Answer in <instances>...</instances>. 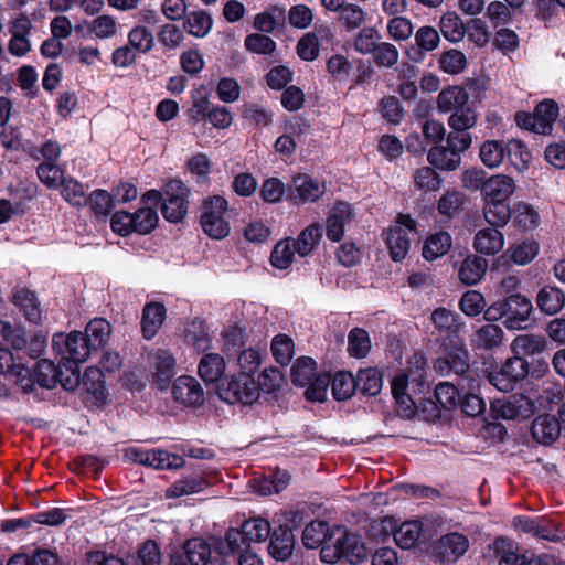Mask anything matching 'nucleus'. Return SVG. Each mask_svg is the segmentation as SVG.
Masks as SVG:
<instances>
[{
    "label": "nucleus",
    "instance_id": "b1692460",
    "mask_svg": "<svg viewBox=\"0 0 565 565\" xmlns=\"http://www.w3.org/2000/svg\"><path fill=\"white\" fill-rule=\"evenodd\" d=\"M166 319V308L160 302L147 303L142 310L141 330L145 339H152Z\"/></svg>",
    "mask_w": 565,
    "mask_h": 565
},
{
    "label": "nucleus",
    "instance_id": "09e8293b",
    "mask_svg": "<svg viewBox=\"0 0 565 565\" xmlns=\"http://www.w3.org/2000/svg\"><path fill=\"white\" fill-rule=\"evenodd\" d=\"M134 215V232L138 234H149L152 232L159 222L157 210L151 206H143L138 209Z\"/></svg>",
    "mask_w": 565,
    "mask_h": 565
},
{
    "label": "nucleus",
    "instance_id": "e433bc0d",
    "mask_svg": "<svg viewBox=\"0 0 565 565\" xmlns=\"http://www.w3.org/2000/svg\"><path fill=\"white\" fill-rule=\"evenodd\" d=\"M413 182L417 190L436 192L441 189L444 179L431 167H422L414 171Z\"/></svg>",
    "mask_w": 565,
    "mask_h": 565
},
{
    "label": "nucleus",
    "instance_id": "473e14b6",
    "mask_svg": "<svg viewBox=\"0 0 565 565\" xmlns=\"http://www.w3.org/2000/svg\"><path fill=\"white\" fill-rule=\"evenodd\" d=\"M110 332V323L106 319L95 318L88 322L84 335L90 349L97 350L108 342Z\"/></svg>",
    "mask_w": 565,
    "mask_h": 565
},
{
    "label": "nucleus",
    "instance_id": "774afa93",
    "mask_svg": "<svg viewBox=\"0 0 565 565\" xmlns=\"http://www.w3.org/2000/svg\"><path fill=\"white\" fill-rule=\"evenodd\" d=\"M36 173L41 182L50 189L60 188V184L64 179L63 170L56 163L52 162L40 163L36 169Z\"/></svg>",
    "mask_w": 565,
    "mask_h": 565
},
{
    "label": "nucleus",
    "instance_id": "6e6552de",
    "mask_svg": "<svg viewBox=\"0 0 565 565\" xmlns=\"http://www.w3.org/2000/svg\"><path fill=\"white\" fill-rule=\"evenodd\" d=\"M164 192L167 198L160 204L163 217L171 223L182 221L188 212V188L179 180H171Z\"/></svg>",
    "mask_w": 565,
    "mask_h": 565
},
{
    "label": "nucleus",
    "instance_id": "f257e3e1",
    "mask_svg": "<svg viewBox=\"0 0 565 565\" xmlns=\"http://www.w3.org/2000/svg\"><path fill=\"white\" fill-rule=\"evenodd\" d=\"M270 534V524L262 518L245 521L242 529H230L224 537L214 539V552L220 555H233L236 552H246L253 544L265 542Z\"/></svg>",
    "mask_w": 565,
    "mask_h": 565
},
{
    "label": "nucleus",
    "instance_id": "5fc2aeb1",
    "mask_svg": "<svg viewBox=\"0 0 565 565\" xmlns=\"http://www.w3.org/2000/svg\"><path fill=\"white\" fill-rule=\"evenodd\" d=\"M271 353L277 363L287 365L295 354V344L290 337L277 334L271 340Z\"/></svg>",
    "mask_w": 565,
    "mask_h": 565
},
{
    "label": "nucleus",
    "instance_id": "37998d69",
    "mask_svg": "<svg viewBox=\"0 0 565 565\" xmlns=\"http://www.w3.org/2000/svg\"><path fill=\"white\" fill-rule=\"evenodd\" d=\"M329 525L323 521H313L306 525L302 532V543L308 548H316L329 541Z\"/></svg>",
    "mask_w": 565,
    "mask_h": 565
},
{
    "label": "nucleus",
    "instance_id": "cd10ccee",
    "mask_svg": "<svg viewBox=\"0 0 565 565\" xmlns=\"http://www.w3.org/2000/svg\"><path fill=\"white\" fill-rule=\"evenodd\" d=\"M534 115L537 121L536 134L550 135L559 115V108L555 100L545 99L535 107Z\"/></svg>",
    "mask_w": 565,
    "mask_h": 565
},
{
    "label": "nucleus",
    "instance_id": "a211bd4d",
    "mask_svg": "<svg viewBox=\"0 0 565 565\" xmlns=\"http://www.w3.org/2000/svg\"><path fill=\"white\" fill-rule=\"evenodd\" d=\"M504 236L495 226L479 230L473 237V248L482 255H495L503 249Z\"/></svg>",
    "mask_w": 565,
    "mask_h": 565
},
{
    "label": "nucleus",
    "instance_id": "aec40b11",
    "mask_svg": "<svg viewBox=\"0 0 565 565\" xmlns=\"http://www.w3.org/2000/svg\"><path fill=\"white\" fill-rule=\"evenodd\" d=\"M294 546L292 531L288 526L280 525L273 532L268 552L276 561L285 562L292 555Z\"/></svg>",
    "mask_w": 565,
    "mask_h": 565
},
{
    "label": "nucleus",
    "instance_id": "4be33fe9",
    "mask_svg": "<svg viewBox=\"0 0 565 565\" xmlns=\"http://www.w3.org/2000/svg\"><path fill=\"white\" fill-rule=\"evenodd\" d=\"M427 160L434 168L443 171H454L461 164V156L446 143L431 147Z\"/></svg>",
    "mask_w": 565,
    "mask_h": 565
},
{
    "label": "nucleus",
    "instance_id": "7ed1b4c3",
    "mask_svg": "<svg viewBox=\"0 0 565 565\" xmlns=\"http://www.w3.org/2000/svg\"><path fill=\"white\" fill-rule=\"evenodd\" d=\"M214 392L227 404L242 403L249 405L259 398V387L255 379L247 374L238 376H221L214 379Z\"/></svg>",
    "mask_w": 565,
    "mask_h": 565
},
{
    "label": "nucleus",
    "instance_id": "052dcab7",
    "mask_svg": "<svg viewBox=\"0 0 565 565\" xmlns=\"http://www.w3.org/2000/svg\"><path fill=\"white\" fill-rule=\"evenodd\" d=\"M86 203L89 204L97 216L108 215L116 204L113 194L110 195L105 190H95L88 199H86Z\"/></svg>",
    "mask_w": 565,
    "mask_h": 565
},
{
    "label": "nucleus",
    "instance_id": "0eeeda50",
    "mask_svg": "<svg viewBox=\"0 0 565 565\" xmlns=\"http://www.w3.org/2000/svg\"><path fill=\"white\" fill-rule=\"evenodd\" d=\"M34 373L36 382L46 388H53L60 383L65 390H73L79 383V375L74 371H67L62 360L58 365L50 360H41L36 363Z\"/></svg>",
    "mask_w": 565,
    "mask_h": 565
},
{
    "label": "nucleus",
    "instance_id": "603ef678",
    "mask_svg": "<svg viewBox=\"0 0 565 565\" xmlns=\"http://www.w3.org/2000/svg\"><path fill=\"white\" fill-rule=\"evenodd\" d=\"M430 320L439 334H449L457 331L459 327V317L444 307L435 309L431 312Z\"/></svg>",
    "mask_w": 565,
    "mask_h": 565
},
{
    "label": "nucleus",
    "instance_id": "5701e85b",
    "mask_svg": "<svg viewBox=\"0 0 565 565\" xmlns=\"http://www.w3.org/2000/svg\"><path fill=\"white\" fill-rule=\"evenodd\" d=\"M469 95L463 87L449 86L437 96V109L441 114L454 113L468 106Z\"/></svg>",
    "mask_w": 565,
    "mask_h": 565
},
{
    "label": "nucleus",
    "instance_id": "bf43d9fd",
    "mask_svg": "<svg viewBox=\"0 0 565 565\" xmlns=\"http://www.w3.org/2000/svg\"><path fill=\"white\" fill-rule=\"evenodd\" d=\"M89 31L98 39H110L117 34L118 23L109 14H100L89 24Z\"/></svg>",
    "mask_w": 565,
    "mask_h": 565
},
{
    "label": "nucleus",
    "instance_id": "680f3d73",
    "mask_svg": "<svg viewBox=\"0 0 565 565\" xmlns=\"http://www.w3.org/2000/svg\"><path fill=\"white\" fill-rule=\"evenodd\" d=\"M29 373V369L15 362L10 350L0 348V374L10 375L19 381L20 377H25Z\"/></svg>",
    "mask_w": 565,
    "mask_h": 565
},
{
    "label": "nucleus",
    "instance_id": "864d4df0",
    "mask_svg": "<svg viewBox=\"0 0 565 565\" xmlns=\"http://www.w3.org/2000/svg\"><path fill=\"white\" fill-rule=\"evenodd\" d=\"M477 121V111L468 105L451 113L448 118V126L451 130L469 131L476 126Z\"/></svg>",
    "mask_w": 565,
    "mask_h": 565
},
{
    "label": "nucleus",
    "instance_id": "f704fd0d",
    "mask_svg": "<svg viewBox=\"0 0 565 565\" xmlns=\"http://www.w3.org/2000/svg\"><path fill=\"white\" fill-rule=\"evenodd\" d=\"M322 237V231L320 225L311 224L306 227L298 236L296 241H292L294 249L299 256L305 257L309 255L315 247L318 245Z\"/></svg>",
    "mask_w": 565,
    "mask_h": 565
},
{
    "label": "nucleus",
    "instance_id": "1a4fd4ad",
    "mask_svg": "<svg viewBox=\"0 0 565 565\" xmlns=\"http://www.w3.org/2000/svg\"><path fill=\"white\" fill-rule=\"evenodd\" d=\"M326 191L324 182L309 174H298L289 185L287 200L297 205L315 203L324 195Z\"/></svg>",
    "mask_w": 565,
    "mask_h": 565
},
{
    "label": "nucleus",
    "instance_id": "338daca9",
    "mask_svg": "<svg viewBox=\"0 0 565 565\" xmlns=\"http://www.w3.org/2000/svg\"><path fill=\"white\" fill-rule=\"evenodd\" d=\"M330 375L328 373H319L313 376L307 385L305 396L311 402H323L327 396L328 386L330 384Z\"/></svg>",
    "mask_w": 565,
    "mask_h": 565
},
{
    "label": "nucleus",
    "instance_id": "bb28decb",
    "mask_svg": "<svg viewBox=\"0 0 565 565\" xmlns=\"http://www.w3.org/2000/svg\"><path fill=\"white\" fill-rule=\"evenodd\" d=\"M211 554L210 545L204 540L196 537L189 540L184 544L183 552H178L173 555H183L186 565L188 563L191 565H209Z\"/></svg>",
    "mask_w": 565,
    "mask_h": 565
},
{
    "label": "nucleus",
    "instance_id": "c9c22d12",
    "mask_svg": "<svg viewBox=\"0 0 565 565\" xmlns=\"http://www.w3.org/2000/svg\"><path fill=\"white\" fill-rule=\"evenodd\" d=\"M127 565H161L162 555L158 544L152 541H146L138 550L137 554L127 557Z\"/></svg>",
    "mask_w": 565,
    "mask_h": 565
},
{
    "label": "nucleus",
    "instance_id": "72a5a7b5",
    "mask_svg": "<svg viewBox=\"0 0 565 565\" xmlns=\"http://www.w3.org/2000/svg\"><path fill=\"white\" fill-rule=\"evenodd\" d=\"M505 154L515 170L521 173L527 170L532 160L531 152L520 139H511L505 145Z\"/></svg>",
    "mask_w": 565,
    "mask_h": 565
},
{
    "label": "nucleus",
    "instance_id": "dca6fc26",
    "mask_svg": "<svg viewBox=\"0 0 565 565\" xmlns=\"http://www.w3.org/2000/svg\"><path fill=\"white\" fill-rule=\"evenodd\" d=\"M493 550L499 565H541L537 558L518 553L515 544L504 537L495 539Z\"/></svg>",
    "mask_w": 565,
    "mask_h": 565
},
{
    "label": "nucleus",
    "instance_id": "393cba45",
    "mask_svg": "<svg viewBox=\"0 0 565 565\" xmlns=\"http://www.w3.org/2000/svg\"><path fill=\"white\" fill-rule=\"evenodd\" d=\"M547 348V342L543 335L539 334H520L511 342V350L519 356H532L543 353Z\"/></svg>",
    "mask_w": 565,
    "mask_h": 565
},
{
    "label": "nucleus",
    "instance_id": "4c0bfd02",
    "mask_svg": "<svg viewBox=\"0 0 565 565\" xmlns=\"http://www.w3.org/2000/svg\"><path fill=\"white\" fill-rule=\"evenodd\" d=\"M483 215L486 221L495 227L504 226L511 217L509 202L484 200Z\"/></svg>",
    "mask_w": 565,
    "mask_h": 565
},
{
    "label": "nucleus",
    "instance_id": "de8ad7c7",
    "mask_svg": "<svg viewBox=\"0 0 565 565\" xmlns=\"http://www.w3.org/2000/svg\"><path fill=\"white\" fill-rule=\"evenodd\" d=\"M381 39V33L374 26L363 28L354 38V50L363 55L372 54Z\"/></svg>",
    "mask_w": 565,
    "mask_h": 565
},
{
    "label": "nucleus",
    "instance_id": "6ab92c4d",
    "mask_svg": "<svg viewBox=\"0 0 565 565\" xmlns=\"http://www.w3.org/2000/svg\"><path fill=\"white\" fill-rule=\"evenodd\" d=\"M488 270V260L479 255H468L458 267V278L466 286H475Z\"/></svg>",
    "mask_w": 565,
    "mask_h": 565
},
{
    "label": "nucleus",
    "instance_id": "ddd939ff",
    "mask_svg": "<svg viewBox=\"0 0 565 565\" xmlns=\"http://www.w3.org/2000/svg\"><path fill=\"white\" fill-rule=\"evenodd\" d=\"M354 212L350 203H335L327 218V237L333 242L341 241L344 236L345 226L352 222Z\"/></svg>",
    "mask_w": 565,
    "mask_h": 565
},
{
    "label": "nucleus",
    "instance_id": "39448f33",
    "mask_svg": "<svg viewBox=\"0 0 565 565\" xmlns=\"http://www.w3.org/2000/svg\"><path fill=\"white\" fill-rule=\"evenodd\" d=\"M184 339L198 353H204L199 363L198 372L201 379L209 385L212 383V354L207 353L211 348L207 323L200 319L190 321L184 330Z\"/></svg>",
    "mask_w": 565,
    "mask_h": 565
},
{
    "label": "nucleus",
    "instance_id": "f3484780",
    "mask_svg": "<svg viewBox=\"0 0 565 565\" xmlns=\"http://www.w3.org/2000/svg\"><path fill=\"white\" fill-rule=\"evenodd\" d=\"M212 87L203 84L192 92V107L189 110V122L194 125L205 119L212 120Z\"/></svg>",
    "mask_w": 565,
    "mask_h": 565
},
{
    "label": "nucleus",
    "instance_id": "3c124183",
    "mask_svg": "<svg viewBox=\"0 0 565 565\" xmlns=\"http://www.w3.org/2000/svg\"><path fill=\"white\" fill-rule=\"evenodd\" d=\"M371 350V340L364 329L354 328L348 335V351L353 358H364Z\"/></svg>",
    "mask_w": 565,
    "mask_h": 565
},
{
    "label": "nucleus",
    "instance_id": "79ce46f5",
    "mask_svg": "<svg viewBox=\"0 0 565 565\" xmlns=\"http://www.w3.org/2000/svg\"><path fill=\"white\" fill-rule=\"evenodd\" d=\"M149 361L159 380H168L173 375L175 360L170 351L159 349L149 355Z\"/></svg>",
    "mask_w": 565,
    "mask_h": 565
},
{
    "label": "nucleus",
    "instance_id": "0e129e2a",
    "mask_svg": "<svg viewBox=\"0 0 565 565\" xmlns=\"http://www.w3.org/2000/svg\"><path fill=\"white\" fill-rule=\"evenodd\" d=\"M486 299L483 295L477 290L466 291L460 301V310L468 317H476L484 310Z\"/></svg>",
    "mask_w": 565,
    "mask_h": 565
},
{
    "label": "nucleus",
    "instance_id": "a19ab883",
    "mask_svg": "<svg viewBox=\"0 0 565 565\" xmlns=\"http://www.w3.org/2000/svg\"><path fill=\"white\" fill-rule=\"evenodd\" d=\"M479 157L486 167L498 168L505 157V145L499 140H487L480 147Z\"/></svg>",
    "mask_w": 565,
    "mask_h": 565
},
{
    "label": "nucleus",
    "instance_id": "9d476101",
    "mask_svg": "<svg viewBox=\"0 0 565 565\" xmlns=\"http://www.w3.org/2000/svg\"><path fill=\"white\" fill-rule=\"evenodd\" d=\"M537 408L536 402L523 394H513L502 401H497L492 409L503 419H526Z\"/></svg>",
    "mask_w": 565,
    "mask_h": 565
},
{
    "label": "nucleus",
    "instance_id": "6e6d98bb",
    "mask_svg": "<svg viewBox=\"0 0 565 565\" xmlns=\"http://www.w3.org/2000/svg\"><path fill=\"white\" fill-rule=\"evenodd\" d=\"M128 43L135 51L147 53L153 47L154 38L150 30L138 25L130 30L128 34Z\"/></svg>",
    "mask_w": 565,
    "mask_h": 565
},
{
    "label": "nucleus",
    "instance_id": "2eb2a0df",
    "mask_svg": "<svg viewBox=\"0 0 565 565\" xmlns=\"http://www.w3.org/2000/svg\"><path fill=\"white\" fill-rule=\"evenodd\" d=\"M515 189L516 184L513 178L507 174H495L483 182L481 193L484 200L508 202Z\"/></svg>",
    "mask_w": 565,
    "mask_h": 565
},
{
    "label": "nucleus",
    "instance_id": "20e7f679",
    "mask_svg": "<svg viewBox=\"0 0 565 565\" xmlns=\"http://www.w3.org/2000/svg\"><path fill=\"white\" fill-rule=\"evenodd\" d=\"M52 345L54 351L61 355L63 366L78 375V364L85 362L93 351L87 344L84 333L79 331H73L66 337L54 334Z\"/></svg>",
    "mask_w": 565,
    "mask_h": 565
},
{
    "label": "nucleus",
    "instance_id": "58836bf2",
    "mask_svg": "<svg viewBox=\"0 0 565 565\" xmlns=\"http://www.w3.org/2000/svg\"><path fill=\"white\" fill-rule=\"evenodd\" d=\"M356 390L364 395L375 396L383 386V377L379 370L370 367L361 370L356 375Z\"/></svg>",
    "mask_w": 565,
    "mask_h": 565
},
{
    "label": "nucleus",
    "instance_id": "9b49d317",
    "mask_svg": "<svg viewBox=\"0 0 565 565\" xmlns=\"http://www.w3.org/2000/svg\"><path fill=\"white\" fill-rule=\"evenodd\" d=\"M504 300L507 311L505 320H503L504 327L508 330H523L527 328L533 310L532 301L521 294L510 295Z\"/></svg>",
    "mask_w": 565,
    "mask_h": 565
},
{
    "label": "nucleus",
    "instance_id": "8fccbe9b",
    "mask_svg": "<svg viewBox=\"0 0 565 565\" xmlns=\"http://www.w3.org/2000/svg\"><path fill=\"white\" fill-rule=\"evenodd\" d=\"M316 374V362L311 358H299L291 367V381L297 386H307Z\"/></svg>",
    "mask_w": 565,
    "mask_h": 565
},
{
    "label": "nucleus",
    "instance_id": "49530a36",
    "mask_svg": "<svg viewBox=\"0 0 565 565\" xmlns=\"http://www.w3.org/2000/svg\"><path fill=\"white\" fill-rule=\"evenodd\" d=\"M422 524L418 521L404 522L394 533L396 544L404 550L413 547L422 534Z\"/></svg>",
    "mask_w": 565,
    "mask_h": 565
},
{
    "label": "nucleus",
    "instance_id": "a878e982",
    "mask_svg": "<svg viewBox=\"0 0 565 565\" xmlns=\"http://www.w3.org/2000/svg\"><path fill=\"white\" fill-rule=\"evenodd\" d=\"M536 305L545 315H556L565 306V295L557 287L544 286L536 295Z\"/></svg>",
    "mask_w": 565,
    "mask_h": 565
},
{
    "label": "nucleus",
    "instance_id": "f8f14e48",
    "mask_svg": "<svg viewBox=\"0 0 565 565\" xmlns=\"http://www.w3.org/2000/svg\"><path fill=\"white\" fill-rule=\"evenodd\" d=\"M469 540L466 535L451 532L441 536L434 545V555L441 562H456L466 554Z\"/></svg>",
    "mask_w": 565,
    "mask_h": 565
},
{
    "label": "nucleus",
    "instance_id": "423d86ee",
    "mask_svg": "<svg viewBox=\"0 0 565 565\" xmlns=\"http://www.w3.org/2000/svg\"><path fill=\"white\" fill-rule=\"evenodd\" d=\"M416 222L408 215H399L396 225L386 232V245L393 260L404 259L411 249V235L415 234Z\"/></svg>",
    "mask_w": 565,
    "mask_h": 565
},
{
    "label": "nucleus",
    "instance_id": "ea45409f",
    "mask_svg": "<svg viewBox=\"0 0 565 565\" xmlns=\"http://www.w3.org/2000/svg\"><path fill=\"white\" fill-rule=\"evenodd\" d=\"M367 19L366 11L356 3H345L339 11V22L347 31L361 28Z\"/></svg>",
    "mask_w": 565,
    "mask_h": 565
},
{
    "label": "nucleus",
    "instance_id": "4d7b16f0",
    "mask_svg": "<svg viewBox=\"0 0 565 565\" xmlns=\"http://www.w3.org/2000/svg\"><path fill=\"white\" fill-rule=\"evenodd\" d=\"M372 56L379 67L391 68L397 64L399 52L394 44L381 41L372 53Z\"/></svg>",
    "mask_w": 565,
    "mask_h": 565
},
{
    "label": "nucleus",
    "instance_id": "69168bd1",
    "mask_svg": "<svg viewBox=\"0 0 565 565\" xmlns=\"http://www.w3.org/2000/svg\"><path fill=\"white\" fill-rule=\"evenodd\" d=\"M439 66L445 73L459 74L466 68L467 58L462 52L449 50L441 54Z\"/></svg>",
    "mask_w": 565,
    "mask_h": 565
},
{
    "label": "nucleus",
    "instance_id": "a18cd8bd",
    "mask_svg": "<svg viewBox=\"0 0 565 565\" xmlns=\"http://www.w3.org/2000/svg\"><path fill=\"white\" fill-rule=\"evenodd\" d=\"M439 28L445 39L450 42L461 41L466 33L462 20L455 12L445 13L440 19Z\"/></svg>",
    "mask_w": 565,
    "mask_h": 565
},
{
    "label": "nucleus",
    "instance_id": "c03bdc74",
    "mask_svg": "<svg viewBox=\"0 0 565 565\" xmlns=\"http://www.w3.org/2000/svg\"><path fill=\"white\" fill-rule=\"evenodd\" d=\"M356 390V379L350 372H338L331 381L332 395L337 401L349 399Z\"/></svg>",
    "mask_w": 565,
    "mask_h": 565
},
{
    "label": "nucleus",
    "instance_id": "2f4dec72",
    "mask_svg": "<svg viewBox=\"0 0 565 565\" xmlns=\"http://www.w3.org/2000/svg\"><path fill=\"white\" fill-rule=\"evenodd\" d=\"M452 245L451 235L447 232H437L425 241L423 256L427 260H435L448 253Z\"/></svg>",
    "mask_w": 565,
    "mask_h": 565
},
{
    "label": "nucleus",
    "instance_id": "13d9d810",
    "mask_svg": "<svg viewBox=\"0 0 565 565\" xmlns=\"http://www.w3.org/2000/svg\"><path fill=\"white\" fill-rule=\"evenodd\" d=\"M62 196L74 206H82L86 203L83 184L73 178H64L60 184Z\"/></svg>",
    "mask_w": 565,
    "mask_h": 565
},
{
    "label": "nucleus",
    "instance_id": "f03ea898",
    "mask_svg": "<svg viewBox=\"0 0 565 565\" xmlns=\"http://www.w3.org/2000/svg\"><path fill=\"white\" fill-rule=\"evenodd\" d=\"M367 550L362 537L355 533H349L344 527H335L329 535V541L321 547V561L334 564L344 558L351 564H358L365 559Z\"/></svg>",
    "mask_w": 565,
    "mask_h": 565
},
{
    "label": "nucleus",
    "instance_id": "412c9836",
    "mask_svg": "<svg viewBox=\"0 0 565 565\" xmlns=\"http://www.w3.org/2000/svg\"><path fill=\"white\" fill-rule=\"evenodd\" d=\"M531 434L537 443L551 445L559 437L561 423L555 416L540 415L532 423Z\"/></svg>",
    "mask_w": 565,
    "mask_h": 565
},
{
    "label": "nucleus",
    "instance_id": "e2e57ef3",
    "mask_svg": "<svg viewBox=\"0 0 565 565\" xmlns=\"http://www.w3.org/2000/svg\"><path fill=\"white\" fill-rule=\"evenodd\" d=\"M295 252L291 241L278 242L270 256L271 265L278 269H287L294 262Z\"/></svg>",
    "mask_w": 565,
    "mask_h": 565
},
{
    "label": "nucleus",
    "instance_id": "c85d7f7f",
    "mask_svg": "<svg viewBox=\"0 0 565 565\" xmlns=\"http://www.w3.org/2000/svg\"><path fill=\"white\" fill-rule=\"evenodd\" d=\"M236 216V212L227 210V201L214 195V239L225 238L230 232V221Z\"/></svg>",
    "mask_w": 565,
    "mask_h": 565
},
{
    "label": "nucleus",
    "instance_id": "4468645a",
    "mask_svg": "<svg viewBox=\"0 0 565 565\" xmlns=\"http://www.w3.org/2000/svg\"><path fill=\"white\" fill-rule=\"evenodd\" d=\"M172 396L175 401L190 406L201 405L204 401L200 383L192 376H180L172 385Z\"/></svg>",
    "mask_w": 565,
    "mask_h": 565
},
{
    "label": "nucleus",
    "instance_id": "7c9ffc66",
    "mask_svg": "<svg viewBox=\"0 0 565 565\" xmlns=\"http://www.w3.org/2000/svg\"><path fill=\"white\" fill-rule=\"evenodd\" d=\"M503 337L504 332L500 326L488 323L475 332L472 342L479 349L491 350L502 344Z\"/></svg>",
    "mask_w": 565,
    "mask_h": 565
},
{
    "label": "nucleus",
    "instance_id": "c756f323",
    "mask_svg": "<svg viewBox=\"0 0 565 565\" xmlns=\"http://www.w3.org/2000/svg\"><path fill=\"white\" fill-rule=\"evenodd\" d=\"M14 303L23 311L25 318L32 323H39L42 311L35 294L26 288L17 289L13 294Z\"/></svg>",
    "mask_w": 565,
    "mask_h": 565
}]
</instances>
